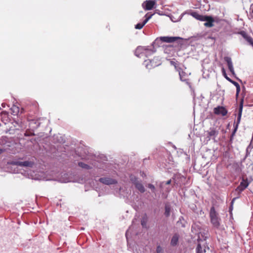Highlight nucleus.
Returning <instances> with one entry per match:
<instances>
[{
  "label": "nucleus",
  "instance_id": "obj_1",
  "mask_svg": "<svg viewBox=\"0 0 253 253\" xmlns=\"http://www.w3.org/2000/svg\"><path fill=\"white\" fill-rule=\"evenodd\" d=\"M210 218L211 222L213 227L215 228H219L220 225V218L218 216V213L215 211L214 207L211 208L210 211Z\"/></svg>",
  "mask_w": 253,
  "mask_h": 253
},
{
  "label": "nucleus",
  "instance_id": "obj_2",
  "mask_svg": "<svg viewBox=\"0 0 253 253\" xmlns=\"http://www.w3.org/2000/svg\"><path fill=\"white\" fill-rule=\"evenodd\" d=\"M130 180L132 183L135 186V188L141 193H144L145 189L141 183L140 180H139L137 178L134 176L131 175L130 177Z\"/></svg>",
  "mask_w": 253,
  "mask_h": 253
},
{
  "label": "nucleus",
  "instance_id": "obj_3",
  "mask_svg": "<svg viewBox=\"0 0 253 253\" xmlns=\"http://www.w3.org/2000/svg\"><path fill=\"white\" fill-rule=\"evenodd\" d=\"M10 165H12L13 166H20V167H28V168H31L33 167L34 165V163L31 161H24L21 162L20 161H12L10 162L9 163Z\"/></svg>",
  "mask_w": 253,
  "mask_h": 253
},
{
  "label": "nucleus",
  "instance_id": "obj_4",
  "mask_svg": "<svg viewBox=\"0 0 253 253\" xmlns=\"http://www.w3.org/2000/svg\"><path fill=\"white\" fill-rule=\"evenodd\" d=\"M219 128L216 127H211L209 130L207 131V135L209 139H215L218 135L219 132Z\"/></svg>",
  "mask_w": 253,
  "mask_h": 253
},
{
  "label": "nucleus",
  "instance_id": "obj_5",
  "mask_svg": "<svg viewBox=\"0 0 253 253\" xmlns=\"http://www.w3.org/2000/svg\"><path fill=\"white\" fill-rule=\"evenodd\" d=\"M148 52L147 46H138L135 51V55L138 57H142L143 56L146 57Z\"/></svg>",
  "mask_w": 253,
  "mask_h": 253
},
{
  "label": "nucleus",
  "instance_id": "obj_6",
  "mask_svg": "<svg viewBox=\"0 0 253 253\" xmlns=\"http://www.w3.org/2000/svg\"><path fill=\"white\" fill-rule=\"evenodd\" d=\"M161 61L157 60V61L155 62V63H152V61L149 59L145 60L143 63V65L148 69H151L153 68L158 66L159 65H161Z\"/></svg>",
  "mask_w": 253,
  "mask_h": 253
},
{
  "label": "nucleus",
  "instance_id": "obj_7",
  "mask_svg": "<svg viewBox=\"0 0 253 253\" xmlns=\"http://www.w3.org/2000/svg\"><path fill=\"white\" fill-rule=\"evenodd\" d=\"M156 4V0H146L142 4L143 8L146 10H151Z\"/></svg>",
  "mask_w": 253,
  "mask_h": 253
},
{
  "label": "nucleus",
  "instance_id": "obj_8",
  "mask_svg": "<svg viewBox=\"0 0 253 253\" xmlns=\"http://www.w3.org/2000/svg\"><path fill=\"white\" fill-rule=\"evenodd\" d=\"M202 21H205V26L207 27H212L214 26L213 22L215 21L213 18L211 16L205 15Z\"/></svg>",
  "mask_w": 253,
  "mask_h": 253
},
{
  "label": "nucleus",
  "instance_id": "obj_9",
  "mask_svg": "<svg viewBox=\"0 0 253 253\" xmlns=\"http://www.w3.org/2000/svg\"><path fill=\"white\" fill-rule=\"evenodd\" d=\"M213 112L217 115L225 116L227 114V110L222 106H217L214 108Z\"/></svg>",
  "mask_w": 253,
  "mask_h": 253
},
{
  "label": "nucleus",
  "instance_id": "obj_10",
  "mask_svg": "<svg viewBox=\"0 0 253 253\" xmlns=\"http://www.w3.org/2000/svg\"><path fill=\"white\" fill-rule=\"evenodd\" d=\"M99 181L105 185L115 184L117 183V181L116 179L111 178L110 177H102L99 178Z\"/></svg>",
  "mask_w": 253,
  "mask_h": 253
},
{
  "label": "nucleus",
  "instance_id": "obj_11",
  "mask_svg": "<svg viewBox=\"0 0 253 253\" xmlns=\"http://www.w3.org/2000/svg\"><path fill=\"white\" fill-rule=\"evenodd\" d=\"M239 34L248 42V44L253 47V39L249 36L246 32L241 31Z\"/></svg>",
  "mask_w": 253,
  "mask_h": 253
},
{
  "label": "nucleus",
  "instance_id": "obj_12",
  "mask_svg": "<svg viewBox=\"0 0 253 253\" xmlns=\"http://www.w3.org/2000/svg\"><path fill=\"white\" fill-rule=\"evenodd\" d=\"M224 60L227 63L229 71L233 76H235V73L234 70L231 58L229 57H224Z\"/></svg>",
  "mask_w": 253,
  "mask_h": 253
},
{
  "label": "nucleus",
  "instance_id": "obj_13",
  "mask_svg": "<svg viewBox=\"0 0 253 253\" xmlns=\"http://www.w3.org/2000/svg\"><path fill=\"white\" fill-rule=\"evenodd\" d=\"M178 39L179 38L176 37H161L160 38L161 41L168 43L174 42Z\"/></svg>",
  "mask_w": 253,
  "mask_h": 253
},
{
  "label": "nucleus",
  "instance_id": "obj_14",
  "mask_svg": "<svg viewBox=\"0 0 253 253\" xmlns=\"http://www.w3.org/2000/svg\"><path fill=\"white\" fill-rule=\"evenodd\" d=\"M248 185L249 183L247 182V181L243 179L240 185L237 188L236 190L239 192H242L248 187Z\"/></svg>",
  "mask_w": 253,
  "mask_h": 253
},
{
  "label": "nucleus",
  "instance_id": "obj_15",
  "mask_svg": "<svg viewBox=\"0 0 253 253\" xmlns=\"http://www.w3.org/2000/svg\"><path fill=\"white\" fill-rule=\"evenodd\" d=\"M243 101L242 100L240 104L239 113H238V115L236 124V125H237V127H238V125L240 123L241 118V116H242V110H243Z\"/></svg>",
  "mask_w": 253,
  "mask_h": 253
},
{
  "label": "nucleus",
  "instance_id": "obj_16",
  "mask_svg": "<svg viewBox=\"0 0 253 253\" xmlns=\"http://www.w3.org/2000/svg\"><path fill=\"white\" fill-rule=\"evenodd\" d=\"M152 15L146 17V19L143 21L142 23H139L135 25V28L136 29H141L146 24L148 21L151 18Z\"/></svg>",
  "mask_w": 253,
  "mask_h": 253
},
{
  "label": "nucleus",
  "instance_id": "obj_17",
  "mask_svg": "<svg viewBox=\"0 0 253 253\" xmlns=\"http://www.w3.org/2000/svg\"><path fill=\"white\" fill-rule=\"evenodd\" d=\"M179 239V235L177 234H175L172 237L171 241H170V244L172 246H176L178 242Z\"/></svg>",
  "mask_w": 253,
  "mask_h": 253
},
{
  "label": "nucleus",
  "instance_id": "obj_18",
  "mask_svg": "<svg viewBox=\"0 0 253 253\" xmlns=\"http://www.w3.org/2000/svg\"><path fill=\"white\" fill-rule=\"evenodd\" d=\"M29 125L33 128L36 129L40 126V123L38 120H32L30 121Z\"/></svg>",
  "mask_w": 253,
  "mask_h": 253
},
{
  "label": "nucleus",
  "instance_id": "obj_19",
  "mask_svg": "<svg viewBox=\"0 0 253 253\" xmlns=\"http://www.w3.org/2000/svg\"><path fill=\"white\" fill-rule=\"evenodd\" d=\"M191 15L194 17L195 19L202 21L204 19V17L205 15H201L198 13L196 12H192L191 13Z\"/></svg>",
  "mask_w": 253,
  "mask_h": 253
},
{
  "label": "nucleus",
  "instance_id": "obj_20",
  "mask_svg": "<svg viewBox=\"0 0 253 253\" xmlns=\"http://www.w3.org/2000/svg\"><path fill=\"white\" fill-rule=\"evenodd\" d=\"M227 81L231 83L232 84H233L236 87V96H238L240 91V86L239 84L233 80H232L231 79H227Z\"/></svg>",
  "mask_w": 253,
  "mask_h": 253
},
{
  "label": "nucleus",
  "instance_id": "obj_21",
  "mask_svg": "<svg viewBox=\"0 0 253 253\" xmlns=\"http://www.w3.org/2000/svg\"><path fill=\"white\" fill-rule=\"evenodd\" d=\"M206 249L210 250V248L208 247H204L203 248L200 244H198L196 248V253H205L206 252Z\"/></svg>",
  "mask_w": 253,
  "mask_h": 253
},
{
  "label": "nucleus",
  "instance_id": "obj_22",
  "mask_svg": "<svg viewBox=\"0 0 253 253\" xmlns=\"http://www.w3.org/2000/svg\"><path fill=\"white\" fill-rule=\"evenodd\" d=\"M10 110L11 111V114L14 116L17 115L19 112V108L15 105H13L11 107Z\"/></svg>",
  "mask_w": 253,
  "mask_h": 253
},
{
  "label": "nucleus",
  "instance_id": "obj_23",
  "mask_svg": "<svg viewBox=\"0 0 253 253\" xmlns=\"http://www.w3.org/2000/svg\"><path fill=\"white\" fill-rule=\"evenodd\" d=\"M179 75L181 81L186 82L187 84L188 83L186 79V75L184 72L179 71Z\"/></svg>",
  "mask_w": 253,
  "mask_h": 253
},
{
  "label": "nucleus",
  "instance_id": "obj_24",
  "mask_svg": "<svg viewBox=\"0 0 253 253\" xmlns=\"http://www.w3.org/2000/svg\"><path fill=\"white\" fill-rule=\"evenodd\" d=\"M165 215L166 217H168L170 215V210H171V207L170 206L169 204H166L165 205Z\"/></svg>",
  "mask_w": 253,
  "mask_h": 253
},
{
  "label": "nucleus",
  "instance_id": "obj_25",
  "mask_svg": "<svg viewBox=\"0 0 253 253\" xmlns=\"http://www.w3.org/2000/svg\"><path fill=\"white\" fill-rule=\"evenodd\" d=\"M31 178L35 179V180H47L44 176H43V175H41L39 174L38 175L37 174H36L34 176L31 175Z\"/></svg>",
  "mask_w": 253,
  "mask_h": 253
},
{
  "label": "nucleus",
  "instance_id": "obj_26",
  "mask_svg": "<svg viewBox=\"0 0 253 253\" xmlns=\"http://www.w3.org/2000/svg\"><path fill=\"white\" fill-rule=\"evenodd\" d=\"M147 47L148 52H147L146 57H148V56L151 55V54H152L156 51V50L154 47L150 48L149 46H147Z\"/></svg>",
  "mask_w": 253,
  "mask_h": 253
},
{
  "label": "nucleus",
  "instance_id": "obj_27",
  "mask_svg": "<svg viewBox=\"0 0 253 253\" xmlns=\"http://www.w3.org/2000/svg\"><path fill=\"white\" fill-rule=\"evenodd\" d=\"M78 165L80 167H81L83 169H90L91 168V167L89 166H88V165H87L83 162H79L78 163Z\"/></svg>",
  "mask_w": 253,
  "mask_h": 253
},
{
  "label": "nucleus",
  "instance_id": "obj_28",
  "mask_svg": "<svg viewBox=\"0 0 253 253\" xmlns=\"http://www.w3.org/2000/svg\"><path fill=\"white\" fill-rule=\"evenodd\" d=\"M156 253H164L163 249L160 245L157 247Z\"/></svg>",
  "mask_w": 253,
  "mask_h": 253
},
{
  "label": "nucleus",
  "instance_id": "obj_29",
  "mask_svg": "<svg viewBox=\"0 0 253 253\" xmlns=\"http://www.w3.org/2000/svg\"><path fill=\"white\" fill-rule=\"evenodd\" d=\"M131 227H130L129 228V229L126 231V238L127 240L128 239V236L129 235H130L131 234Z\"/></svg>",
  "mask_w": 253,
  "mask_h": 253
},
{
  "label": "nucleus",
  "instance_id": "obj_30",
  "mask_svg": "<svg viewBox=\"0 0 253 253\" xmlns=\"http://www.w3.org/2000/svg\"><path fill=\"white\" fill-rule=\"evenodd\" d=\"M222 74L223 75V76L225 77V78L227 80V79H230V78H229L226 73V71H225V70L224 69V68H222Z\"/></svg>",
  "mask_w": 253,
  "mask_h": 253
},
{
  "label": "nucleus",
  "instance_id": "obj_31",
  "mask_svg": "<svg viewBox=\"0 0 253 253\" xmlns=\"http://www.w3.org/2000/svg\"><path fill=\"white\" fill-rule=\"evenodd\" d=\"M171 181L170 179L168 180V181H167L166 182H162L161 183L160 186L162 187L164 185H169V184H170L171 183Z\"/></svg>",
  "mask_w": 253,
  "mask_h": 253
},
{
  "label": "nucleus",
  "instance_id": "obj_32",
  "mask_svg": "<svg viewBox=\"0 0 253 253\" xmlns=\"http://www.w3.org/2000/svg\"><path fill=\"white\" fill-rule=\"evenodd\" d=\"M234 130L232 133V134H231L232 137H233L234 135V134L236 133V132L237 130V128H238L237 125H234Z\"/></svg>",
  "mask_w": 253,
  "mask_h": 253
},
{
  "label": "nucleus",
  "instance_id": "obj_33",
  "mask_svg": "<svg viewBox=\"0 0 253 253\" xmlns=\"http://www.w3.org/2000/svg\"><path fill=\"white\" fill-rule=\"evenodd\" d=\"M148 187L150 189H151L153 191H154V190L155 189V186L152 184H149L148 185Z\"/></svg>",
  "mask_w": 253,
  "mask_h": 253
},
{
  "label": "nucleus",
  "instance_id": "obj_34",
  "mask_svg": "<svg viewBox=\"0 0 253 253\" xmlns=\"http://www.w3.org/2000/svg\"><path fill=\"white\" fill-rule=\"evenodd\" d=\"M152 61V63H155V62H157V60L161 61L158 57H154L152 60H151Z\"/></svg>",
  "mask_w": 253,
  "mask_h": 253
},
{
  "label": "nucleus",
  "instance_id": "obj_35",
  "mask_svg": "<svg viewBox=\"0 0 253 253\" xmlns=\"http://www.w3.org/2000/svg\"><path fill=\"white\" fill-rule=\"evenodd\" d=\"M250 10L251 11V13L253 14V3L250 5Z\"/></svg>",
  "mask_w": 253,
  "mask_h": 253
},
{
  "label": "nucleus",
  "instance_id": "obj_36",
  "mask_svg": "<svg viewBox=\"0 0 253 253\" xmlns=\"http://www.w3.org/2000/svg\"><path fill=\"white\" fill-rule=\"evenodd\" d=\"M170 64L174 66L175 67H176V63L174 61H170Z\"/></svg>",
  "mask_w": 253,
  "mask_h": 253
},
{
  "label": "nucleus",
  "instance_id": "obj_37",
  "mask_svg": "<svg viewBox=\"0 0 253 253\" xmlns=\"http://www.w3.org/2000/svg\"><path fill=\"white\" fill-rule=\"evenodd\" d=\"M5 150L4 149L0 148V155L4 152Z\"/></svg>",
  "mask_w": 253,
  "mask_h": 253
},
{
  "label": "nucleus",
  "instance_id": "obj_38",
  "mask_svg": "<svg viewBox=\"0 0 253 253\" xmlns=\"http://www.w3.org/2000/svg\"><path fill=\"white\" fill-rule=\"evenodd\" d=\"M141 224L142 225L143 227H144V226L145 225L146 223L144 221H141Z\"/></svg>",
  "mask_w": 253,
  "mask_h": 253
},
{
  "label": "nucleus",
  "instance_id": "obj_39",
  "mask_svg": "<svg viewBox=\"0 0 253 253\" xmlns=\"http://www.w3.org/2000/svg\"><path fill=\"white\" fill-rule=\"evenodd\" d=\"M61 181L62 182L66 183V182H69V181L68 180H61Z\"/></svg>",
  "mask_w": 253,
  "mask_h": 253
},
{
  "label": "nucleus",
  "instance_id": "obj_40",
  "mask_svg": "<svg viewBox=\"0 0 253 253\" xmlns=\"http://www.w3.org/2000/svg\"><path fill=\"white\" fill-rule=\"evenodd\" d=\"M235 199V198L233 199V200H232V202H231L232 204H233V201H234V200Z\"/></svg>",
  "mask_w": 253,
  "mask_h": 253
},
{
  "label": "nucleus",
  "instance_id": "obj_41",
  "mask_svg": "<svg viewBox=\"0 0 253 253\" xmlns=\"http://www.w3.org/2000/svg\"><path fill=\"white\" fill-rule=\"evenodd\" d=\"M81 157H82V159H84V158L83 157V156H81Z\"/></svg>",
  "mask_w": 253,
  "mask_h": 253
}]
</instances>
